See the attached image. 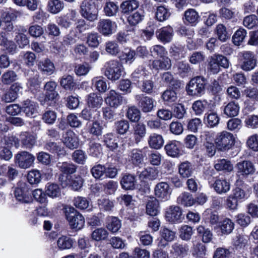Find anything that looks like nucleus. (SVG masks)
I'll return each instance as SVG.
<instances>
[{
    "label": "nucleus",
    "mask_w": 258,
    "mask_h": 258,
    "mask_svg": "<svg viewBox=\"0 0 258 258\" xmlns=\"http://www.w3.org/2000/svg\"><path fill=\"white\" fill-rule=\"evenodd\" d=\"M159 202L155 197H150L146 204L147 214L151 216H156L159 212Z\"/></svg>",
    "instance_id": "cd10ccee"
},
{
    "label": "nucleus",
    "mask_w": 258,
    "mask_h": 258,
    "mask_svg": "<svg viewBox=\"0 0 258 258\" xmlns=\"http://www.w3.org/2000/svg\"><path fill=\"white\" fill-rule=\"evenodd\" d=\"M188 250V246L187 244L175 242L172 245L170 252L176 257H183L187 254Z\"/></svg>",
    "instance_id": "5701e85b"
},
{
    "label": "nucleus",
    "mask_w": 258,
    "mask_h": 258,
    "mask_svg": "<svg viewBox=\"0 0 258 258\" xmlns=\"http://www.w3.org/2000/svg\"><path fill=\"white\" fill-rule=\"evenodd\" d=\"M59 170L63 173L67 174H73L76 171V166L72 163L68 162H59L57 164Z\"/></svg>",
    "instance_id": "a18cd8bd"
},
{
    "label": "nucleus",
    "mask_w": 258,
    "mask_h": 258,
    "mask_svg": "<svg viewBox=\"0 0 258 258\" xmlns=\"http://www.w3.org/2000/svg\"><path fill=\"white\" fill-rule=\"evenodd\" d=\"M47 8L48 11L51 14H57L63 10L64 4L60 0H49Z\"/></svg>",
    "instance_id": "473e14b6"
},
{
    "label": "nucleus",
    "mask_w": 258,
    "mask_h": 258,
    "mask_svg": "<svg viewBox=\"0 0 258 258\" xmlns=\"http://www.w3.org/2000/svg\"><path fill=\"white\" fill-rule=\"evenodd\" d=\"M92 83L96 90L101 93L106 92L109 89L107 82L102 77H96L92 79Z\"/></svg>",
    "instance_id": "2f4dec72"
},
{
    "label": "nucleus",
    "mask_w": 258,
    "mask_h": 258,
    "mask_svg": "<svg viewBox=\"0 0 258 258\" xmlns=\"http://www.w3.org/2000/svg\"><path fill=\"white\" fill-rule=\"evenodd\" d=\"M15 163L22 169L30 168L34 163L35 157L27 151H22L15 156Z\"/></svg>",
    "instance_id": "1a4fd4ad"
},
{
    "label": "nucleus",
    "mask_w": 258,
    "mask_h": 258,
    "mask_svg": "<svg viewBox=\"0 0 258 258\" xmlns=\"http://www.w3.org/2000/svg\"><path fill=\"white\" fill-rule=\"evenodd\" d=\"M103 11L106 16L108 17L114 16L118 12V7L114 2L108 1L104 5Z\"/></svg>",
    "instance_id": "79ce46f5"
},
{
    "label": "nucleus",
    "mask_w": 258,
    "mask_h": 258,
    "mask_svg": "<svg viewBox=\"0 0 258 258\" xmlns=\"http://www.w3.org/2000/svg\"><path fill=\"white\" fill-rule=\"evenodd\" d=\"M241 57V69L245 71H249L254 69L256 66L257 60L253 52L247 51L239 53Z\"/></svg>",
    "instance_id": "0eeeda50"
},
{
    "label": "nucleus",
    "mask_w": 258,
    "mask_h": 258,
    "mask_svg": "<svg viewBox=\"0 0 258 258\" xmlns=\"http://www.w3.org/2000/svg\"><path fill=\"white\" fill-rule=\"evenodd\" d=\"M159 171L154 167H148L140 174V178L142 180H153L158 177Z\"/></svg>",
    "instance_id": "c756f323"
},
{
    "label": "nucleus",
    "mask_w": 258,
    "mask_h": 258,
    "mask_svg": "<svg viewBox=\"0 0 258 258\" xmlns=\"http://www.w3.org/2000/svg\"><path fill=\"white\" fill-rule=\"evenodd\" d=\"M197 232L202 236V241L204 242L208 243L211 241L213 234L209 229L200 225L197 228Z\"/></svg>",
    "instance_id": "680f3d73"
},
{
    "label": "nucleus",
    "mask_w": 258,
    "mask_h": 258,
    "mask_svg": "<svg viewBox=\"0 0 258 258\" xmlns=\"http://www.w3.org/2000/svg\"><path fill=\"white\" fill-rule=\"evenodd\" d=\"M180 146L179 142L175 140L172 141L168 143L165 146V150L168 156L177 157L181 154L180 150Z\"/></svg>",
    "instance_id": "4be33fe9"
},
{
    "label": "nucleus",
    "mask_w": 258,
    "mask_h": 258,
    "mask_svg": "<svg viewBox=\"0 0 258 258\" xmlns=\"http://www.w3.org/2000/svg\"><path fill=\"white\" fill-rule=\"evenodd\" d=\"M75 240L67 236L62 235L57 240V247L60 250L69 249L72 248Z\"/></svg>",
    "instance_id": "7c9ffc66"
},
{
    "label": "nucleus",
    "mask_w": 258,
    "mask_h": 258,
    "mask_svg": "<svg viewBox=\"0 0 258 258\" xmlns=\"http://www.w3.org/2000/svg\"><path fill=\"white\" fill-rule=\"evenodd\" d=\"M215 32L218 39L222 42L226 41L229 38L226 28L222 24H219L216 26Z\"/></svg>",
    "instance_id": "4d7b16f0"
},
{
    "label": "nucleus",
    "mask_w": 258,
    "mask_h": 258,
    "mask_svg": "<svg viewBox=\"0 0 258 258\" xmlns=\"http://www.w3.org/2000/svg\"><path fill=\"white\" fill-rule=\"evenodd\" d=\"M157 38L164 43L170 42L173 38V30L170 26L164 27L156 32Z\"/></svg>",
    "instance_id": "6ab92c4d"
},
{
    "label": "nucleus",
    "mask_w": 258,
    "mask_h": 258,
    "mask_svg": "<svg viewBox=\"0 0 258 258\" xmlns=\"http://www.w3.org/2000/svg\"><path fill=\"white\" fill-rule=\"evenodd\" d=\"M104 142L106 146L111 150L114 151L118 147L117 140L112 134H106L104 136Z\"/></svg>",
    "instance_id": "774afa93"
},
{
    "label": "nucleus",
    "mask_w": 258,
    "mask_h": 258,
    "mask_svg": "<svg viewBox=\"0 0 258 258\" xmlns=\"http://www.w3.org/2000/svg\"><path fill=\"white\" fill-rule=\"evenodd\" d=\"M75 35L82 34L83 32L88 29V25L86 21L81 18L78 19L75 22Z\"/></svg>",
    "instance_id": "e2e57ef3"
},
{
    "label": "nucleus",
    "mask_w": 258,
    "mask_h": 258,
    "mask_svg": "<svg viewBox=\"0 0 258 258\" xmlns=\"http://www.w3.org/2000/svg\"><path fill=\"white\" fill-rule=\"evenodd\" d=\"M206 83V79L202 76H197L191 79L186 86L188 94L191 96H200L204 94Z\"/></svg>",
    "instance_id": "20e7f679"
},
{
    "label": "nucleus",
    "mask_w": 258,
    "mask_h": 258,
    "mask_svg": "<svg viewBox=\"0 0 258 258\" xmlns=\"http://www.w3.org/2000/svg\"><path fill=\"white\" fill-rule=\"evenodd\" d=\"M148 143L151 148L159 149L163 145L164 140L161 135L154 133L149 136Z\"/></svg>",
    "instance_id": "c9c22d12"
},
{
    "label": "nucleus",
    "mask_w": 258,
    "mask_h": 258,
    "mask_svg": "<svg viewBox=\"0 0 258 258\" xmlns=\"http://www.w3.org/2000/svg\"><path fill=\"white\" fill-rule=\"evenodd\" d=\"M116 132L120 135L126 133L130 128V123L127 120L122 119L115 122Z\"/></svg>",
    "instance_id": "603ef678"
},
{
    "label": "nucleus",
    "mask_w": 258,
    "mask_h": 258,
    "mask_svg": "<svg viewBox=\"0 0 258 258\" xmlns=\"http://www.w3.org/2000/svg\"><path fill=\"white\" fill-rule=\"evenodd\" d=\"M62 141L69 148L73 149L77 148L79 140L77 135L72 131L69 130L63 136Z\"/></svg>",
    "instance_id": "a211bd4d"
},
{
    "label": "nucleus",
    "mask_w": 258,
    "mask_h": 258,
    "mask_svg": "<svg viewBox=\"0 0 258 258\" xmlns=\"http://www.w3.org/2000/svg\"><path fill=\"white\" fill-rule=\"evenodd\" d=\"M57 85L56 83L53 81H50L45 84L44 89L46 91V97L48 100H53L58 96V94L55 91Z\"/></svg>",
    "instance_id": "72a5a7b5"
},
{
    "label": "nucleus",
    "mask_w": 258,
    "mask_h": 258,
    "mask_svg": "<svg viewBox=\"0 0 258 258\" xmlns=\"http://www.w3.org/2000/svg\"><path fill=\"white\" fill-rule=\"evenodd\" d=\"M156 196L161 201H166L169 199L171 191L169 185L165 182L158 183L154 189Z\"/></svg>",
    "instance_id": "2eb2a0df"
},
{
    "label": "nucleus",
    "mask_w": 258,
    "mask_h": 258,
    "mask_svg": "<svg viewBox=\"0 0 258 258\" xmlns=\"http://www.w3.org/2000/svg\"><path fill=\"white\" fill-rule=\"evenodd\" d=\"M104 75L110 80L116 81L122 75L123 68L117 60L112 59L106 62L104 66Z\"/></svg>",
    "instance_id": "f03ea898"
},
{
    "label": "nucleus",
    "mask_w": 258,
    "mask_h": 258,
    "mask_svg": "<svg viewBox=\"0 0 258 258\" xmlns=\"http://www.w3.org/2000/svg\"><path fill=\"white\" fill-rule=\"evenodd\" d=\"M126 117L132 122H137L141 118V112L137 107H128L126 112Z\"/></svg>",
    "instance_id": "09e8293b"
},
{
    "label": "nucleus",
    "mask_w": 258,
    "mask_h": 258,
    "mask_svg": "<svg viewBox=\"0 0 258 258\" xmlns=\"http://www.w3.org/2000/svg\"><path fill=\"white\" fill-rule=\"evenodd\" d=\"M234 228V223L229 218L224 219L220 224V228L223 234H230L233 231Z\"/></svg>",
    "instance_id": "6e6d98bb"
},
{
    "label": "nucleus",
    "mask_w": 258,
    "mask_h": 258,
    "mask_svg": "<svg viewBox=\"0 0 258 258\" xmlns=\"http://www.w3.org/2000/svg\"><path fill=\"white\" fill-rule=\"evenodd\" d=\"M38 69L44 75H52L55 70L54 63L49 58L40 60L37 64Z\"/></svg>",
    "instance_id": "dca6fc26"
},
{
    "label": "nucleus",
    "mask_w": 258,
    "mask_h": 258,
    "mask_svg": "<svg viewBox=\"0 0 258 258\" xmlns=\"http://www.w3.org/2000/svg\"><path fill=\"white\" fill-rule=\"evenodd\" d=\"M20 140L23 148L31 149L36 143V137L28 132H23L20 135Z\"/></svg>",
    "instance_id": "aec40b11"
},
{
    "label": "nucleus",
    "mask_w": 258,
    "mask_h": 258,
    "mask_svg": "<svg viewBox=\"0 0 258 258\" xmlns=\"http://www.w3.org/2000/svg\"><path fill=\"white\" fill-rule=\"evenodd\" d=\"M45 192L50 197L56 198L60 195V189L56 184L48 183L46 186Z\"/></svg>",
    "instance_id": "bf43d9fd"
},
{
    "label": "nucleus",
    "mask_w": 258,
    "mask_h": 258,
    "mask_svg": "<svg viewBox=\"0 0 258 258\" xmlns=\"http://www.w3.org/2000/svg\"><path fill=\"white\" fill-rule=\"evenodd\" d=\"M115 23L110 19H100L97 23L98 31L105 36H108L113 33Z\"/></svg>",
    "instance_id": "4468645a"
},
{
    "label": "nucleus",
    "mask_w": 258,
    "mask_h": 258,
    "mask_svg": "<svg viewBox=\"0 0 258 258\" xmlns=\"http://www.w3.org/2000/svg\"><path fill=\"white\" fill-rule=\"evenodd\" d=\"M102 97L97 93H91L89 94L87 98V103L89 107L94 109L100 108L103 104Z\"/></svg>",
    "instance_id": "b1692460"
},
{
    "label": "nucleus",
    "mask_w": 258,
    "mask_h": 258,
    "mask_svg": "<svg viewBox=\"0 0 258 258\" xmlns=\"http://www.w3.org/2000/svg\"><path fill=\"white\" fill-rule=\"evenodd\" d=\"M169 10L164 6H160L157 8L155 12L156 19L160 22L167 20L170 16Z\"/></svg>",
    "instance_id": "ea45409f"
},
{
    "label": "nucleus",
    "mask_w": 258,
    "mask_h": 258,
    "mask_svg": "<svg viewBox=\"0 0 258 258\" xmlns=\"http://www.w3.org/2000/svg\"><path fill=\"white\" fill-rule=\"evenodd\" d=\"M214 167L217 171H224L231 172L233 169V166L231 162L225 159L217 160L214 165Z\"/></svg>",
    "instance_id": "f704fd0d"
},
{
    "label": "nucleus",
    "mask_w": 258,
    "mask_h": 258,
    "mask_svg": "<svg viewBox=\"0 0 258 258\" xmlns=\"http://www.w3.org/2000/svg\"><path fill=\"white\" fill-rule=\"evenodd\" d=\"M130 161L135 165H139L143 161L144 156L141 151L133 149L129 154Z\"/></svg>",
    "instance_id": "37998d69"
},
{
    "label": "nucleus",
    "mask_w": 258,
    "mask_h": 258,
    "mask_svg": "<svg viewBox=\"0 0 258 258\" xmlns=\"http://www.w3.org/2000/svg\"><path fill=\"white\" fill-rule=\"evenodd\" d=\"M239 106L238 103L233 101L229 102L224 108V113L226 116L232 117L238 114Z\"/></svg>",
    "instance_id": "e433bc0d"
},
{
    "label": "nucleus",
    "mask_w": 258,
    "mask_h": 258,
    "mask_svg": "<svg viewBox=\"0 0 258 258\" xmlns=\"http://www.w3.org/2000/svg\"><path fill=\"white\" fill-rule=\"evenodd\" d=\"M80 13L81 16L90 22L98 19V11L91 0H84L80 5Z\"/></svg>",
    "instance_id": "7ed1b4c3"
},
{
    "label": "nucleus",
    "mask_w": 258,
    "mask_h": 258,
    "mask_svg": "<svg viewBox=\"0 0 258 258\" xmlns=\"http://www.w3.org/2000/svg\"><path fill=\"white\" fill-rule=\"evenodd\" d=\"M162 97L165 103L167 105L172 104L177 99V94L173 90L165 91L162 94Z\"/></svg>",
    "instance_id": "c03bdc74"
},
{
    "label": "nucleus",
    "mask_w": 258,
    "mask_h": 258,
    "mask_svg": "<svg viewBox=\"0 0 258 258\" xmlns=\"http://www.w3.org/2000/svg\"><path fill=\"white\" fill-rule=\"evenodd\" d=\"M45 148L52 153L57 154L58 156H63L65 154V151L63 148L53 142L47 143L45 146Z\"/></svg>",
    "instance_id": "49530a36"
},
{
    "label": "nucleus",
    "mask_w": 258,
    "mask_h": 258,
    "mask_svg": "<svg viewBox=\"0 0 258 258\" xmlns=\"http://www.w3.org/2000/svg\"><path fill=\"white\" fill-rule=\"evenodd\" d=\"M179 237L182 240L188 241L190 239L194 231L191 226L184 225L179 228Z\"/></svg>",
    "instance_id": "8fccbe9b"
},
{
    "label": "nucleus",
    "mask_w": 258,
    "mask_h": 258,
    "mask_svg": "<svg viewBox=\"0 0 258 258\" xmlns=\"http://www.w3.org/2000/svg\"><path fill=\"white\" fill-rule=\"evenodd\" d=\"M123 97L118 92L111 90L107 94L104 100L105 103L111 108H117L122 104Z\"/></svg>",
    "instance_id": "ddd939ff"
},
{
    "label": "nucleus",
    "mask_w": 258,
    "mask_h": 258,
    "mask_svg": "<svg viewBox=\"0 0 258 258\" xmlns=\"http://www.w3.org/2000/svg\"><path fill=\"white\" fill-rule=\"evenodd\" d=\"M162 59H155L152 61L151 67L156 70H169L171 67V59L165 56Z\"/></svg>",
    "instance_id": "a878e982"
},
{
    "label": "nucleus",
    "mask_w": 258,
    "mask_h": 258,
    "mask_svg": "<svg viewBox=\"0 0 258 258\" xmlns=\"http://www.w3.org/2000/svg\"><path fill=\"white\" fill-rule=\"evenodd\" d=\"M67 219L73 229H81L85 224L84 217L74 208L66 213Z\"/></svg>",
    "instance_id": "6e6552de"
},
{
    "label": "nucleus",
    "mask_w": 258,
    "mask_h": 258,
    "mask_svg": "<svg viewBox=\"0 0 258 258\" xmlns=\"http://www.w3.org/2000/svg\"><path fill=\"white\" fill-rule=\"evenodd\" d=\"M183 51L184 48L181 45H172L169 49L170 53L175 59L183 57Z\"/></svg>",
    "instance_id": "69168bd1"
},
{
    "label": "nucleus",
    "mask_w": 258,
    "mask_h": 258,
    "mask_svg": "<svg viewBox=\"0 0 258 258\" xmlns=\"http://www.w3.org/2000/svg\"><path fill=\"white\" fill-rule=\"evenodd\" d=\"M144 18L143 12L137 11L131 14L127 18L128 23L132 26H136L143 21Z\"/></svg>",
    "instance_id": "5fc2aeb1"
},
{
    "label": "nucleus",
    "mask_w": 258,
    "mask_h": 258,
    "mask_svg": "<svg viewBox=\"0 0 258 258\" xmlns=\"http://www.w3.org/2000/svg\"><path fill=\"white\" fill-rule=\"evenodd\" d=\"M38 105L29 99L24 101L22 110L29 117H34L37 113Z\"/></svg>",
    "instance_id": "412c9836"
},
{
    "label": "nucleus",
    "mask_w": 258,
    "mask_h": 258,
    "mask_svg": "<svg viewBox=\"0 0 258 258\" xmlns=\"http://www.w3.org/2000/svg\"><path fill=\"white\" fill-rule=\"evenodd\" d=\"M71 178L72 176L69 175H61L59 176V180L63 187L70 185L75 190H79L83 185L82 178L80 176H74L71 180Z\"/></svg>",
    "instance_id": "f8f14e48"
},
{
    "label": "nucleus",
    "mask_w": 258,
    "mask_h": 258,
    "mask_svg": "<svg viewBox=\"0 0 258 258\" xmlns=\"http://www.w3.org/2000/svg\"><path fill=\"white\" fill-rule=\"evenodd\" d=\"M16 200L23 203H29L32 201L29 188L27 184L23 181H19L14 190Z\"/></svg>",
    "instance_id": "423d86ee"
},
{
    "label": "nucleus",
    "mask_w": 258,
    "mask_h": 258,
    "mask_svg": "<svg viewBox=\"0 0 258 258\" xmlns=\"http://www.w3.org/2000/svg\"><path fill=\"white\" fill-rule=\"evenodd\" d=\"M214 142L218 150L225 152L233 148L235 144V139L232 134L222 131L216 135Z\"/></svg>",
    "instance_id": "f257e3e1"
},
{
    "label": "nucleus",
    "mask_w": 258,
    "mask_h": 258,
    "mask_svg": "<svg viewBox=\"0 0 258 258\" xmlns=\"http://www.w3.org/2000/svg\"><path fill=\"white\" fill-rule=\"evenodd\" d=\"M246 31L243 28L238 29L234 34L232 37L233 43L236 45H239L243 42L246 36Z\"/></svg>",
    "instance_id": "0e129e2a"
},
{
    "label": "nucleus",
    "mask_w": 258,
    "mask_h": 258,
    "mask_svg": "<svg viewBox=\"0 0 258 258\" xmlns=\"http://www.w3.org/2000/svg\"><path fill=\"white\" fill-rule=\"evenodd\" d=\"M205 137L206 142L204 143V147L208 156L212 157L216 153V147L214 143L212 142V134L209 132H205L202 136Z\"/></svg>",
    "instance_id": "bb28decb"
},
{
    "label": "nucleus",
    "mask_w": 258,
    "mask_h": 258,
    "mask_svg": "<svg viewBox=\"0 0 258 258\" xmlns=\"http://www.w3.org/2000/svg\"><path fill=\"white\" fill-rule=\"evenodd\" d=\"M231 198L235 199L238 202H241L247 198V195L246 192L239 187H236L232 190L230 195Z\"/></svg>",
    "instance_id": "052dcab7"
},
{
    "label": "nucleus",
    "mask_w": 258,
    "mask_h": 258,
    "mask_svg": "<svg viewBox=\"0 0 258 258\" xmlns=\"http://www.w3.org/2000/svg\"><path fill=\"white\" fill-rule=\"evenodd\" d=\"M107 228L111 232L115 233L120 228L121 224L120 221L115 217L108 218Z\"/></svg>",
    "instance_id": "de8ad7c7"
},
{
    "label": "nucleus",
    "mask_w": 258,
    "mask_h": 258,
    "mask_svg": "<svg viewBox=\"0 0 258 258\" xmlns=\"http://www.w3.org/2000/svg\"><path fill=\"white\" fill-rule=\"evenodd\" d=\"M179 173L184 178H187L191 176L192 173V168L190 162H184L179 166Z\"/></svg>",
    "instance_id": "3c124183"
},
{
    "label": "nucleus",
    "mask_w": 258,
    "mask_h": 258,
    "mask_svg": "<svg viewBox=\"0 0 258 258\" xmlns=\"http://www.w3.org/2000/svg\"><path fill=\"white\" fill-rule=\"evenodd\" d=\"M166 218L170 222H179L182 219V212L178 206H170L167 210Z\"/></svg>",
    "instance_id": "f3484780"
},
{
    "label": "nucleus",
    "mask_w": 258,
    "mask_h": 258,
    "mask_svg": "<svg viewBox=\"0 0 258 258\" xmlns=\"http://www.w3.org/2000/svg\"><path fill=\"white\" fill-rule=\"evenodd\" d=\"M213 187L218 194H225L230 190V183L225 179L218 178L215 181Z\"/></svg>",
    "instance_id": "393cba45"
},
{
    "label": "nucleus",
    "mask_w": 258,
    "mask_h": 258,
    "mask_svg": "<svg viewBox=\"0 0 258 258\" xmlns=\"http://www.w3.org/2000/svg\"><path fill=\"white\" fill-rule=\"evenodd\" d=\"M192 243V253L194 256L200 257L205 255L206 253V247L203 244L196 241H193Z\"/></svg>",
    "instance_id": "13d9d810"
},
{
    "label": "nucleus",
    "mask_w": 258,
    "mask_h": 258,
    "mask_svg": "<svg viewBox=\"0 0 258 258\" xmlns=\"http://www.w3.org/2000/svg\"><path fill=\"white\" fill-rule=\"evenodd\" d=\"M0 45L3 46L9 52L11 53H14L17 49L15 43L12 41L8 40L4 32L0 33Z\"/></svg>",
    "instance_id": "4c0bfd02"
},
{
    "label": "nucleus",
    "mask_w": 258,
    "mask_h": 258,
    "mask_svg": "<svg viewBox=\"0 0 258 258\" xmlns=\"http://www.w3.org/2000/svg\"><path fill=\"white\" fill-rule=\"evenodd\" d=\"M177 202L184 206L189 207L195 204V199L192 195L188 192L181 194L177 198Z\"/></svg>",
    "instance_id": "a19ab883"
},
{
    "label": "nucleus",
    "mask_w": 258,
    "mask_h": 258,
    "mask_svg": "<svg viewBox=\"0 0 258 258\" xmlns=\"http://www.w3.org/2000/svg\"><path fill=\"white\" fill-rule=\"evenodd\" d=\"M229 60L221 54H215L209 58L208 70L211 73L216 74L220 71V67L228 68L229 67Z\"/></svg>",
    "instance_id": "39448f33"
},
{
    "label": "nucleus",
    "mask_w": 258,
    "mask_h": 258,
    "mask_svg": "<svg viewBox=\"0 0 258 258\" xmlns=\"http://www.w3.org/2000/svg\"><path fill=\"white\" fill-rule=\"evenodd\" d=\"M135 98L138 101L139 107L143 112H151L155 106V100L150 97L141 94L136 95Z\"/></svg>",
    "instance_id": "9b49d317"
},
{
    "label": "nucleus",
    "mask_w": 258,
    "mask_h": 258,
    "mask_svg": "<svg viewBox=\"0 0 258 258\" xmlns=\"http://www.w3.org/2000/svg\"><path fill=\"white\" fill-rule=\"evenodd\" d=\"M237 169L236 176L239 179L247 177L249 175L252 174L255 171L254 166L249 161H243L238 162L236 166Z\"/></svg>",
    "instance_id": "9d476101"
},
{
    "label": "nucleus",
    "mask_w": 258,
    "mask_h": 258,
    "mask_svg": "<svg viewBox=\"0 0 258 258\" xmlns=\"http://www.w3.org/2000/svg\"><path fill=\"white\" fill-rule=\"evenodd\" d=\"M60 86L66 90H73L76 86L73 77L71 75H64L60 79Z\"/></svg>",
    "instance_id": "58836bf2"
},
{
    "label": "nucleus",
    "mask_w": 258,
    "mask_h": 258,
    "mask_svg": "<svg viewBox=\"0 0 258 258\" xmlns=\"http://www.w3.org/2000/svg\"><path fill=\"white\" fill-rule=\"evenodd\" d=\"M134 132L136 141H140L142 138L145 136L146 134L145 125L143 123H138L134 128Z\"/></svg>",
    "instance_id": "864d4df0"
},
{
    "label": "nucleus",
    "mask_w": 258,
    "mask_h": 258,
    "mask_svg": "<svg viewBox=\"0 0 258 258\" xmlns=\"http://www.w3.org/2000/svg\"><path fill=\"white\" fill-rule=\"evenodd\" d=\"M136 183L135 176L131 174L124 175L120 180L121 186L124 189H133Z\"/></svg>",
    "instance_id": "c85d7f7f"
},
{
    "label": "nucleus",
    "mask_w": 258,
    "mask_h": 258,
    "mask_svg": "<svg viewBox=\"0 0 258 258\" xmlns=\"http://www.w3.org/2000/svg\"><path fill=\"white\" fill-rule=\"evenodd\" d=\"M139 7L138 3L135 0L127 1L122 3L121 8L124 13H127L134 10L137 9Z\"/></svg>",
    "instance_id": "338daca9"
}]
</instances>
